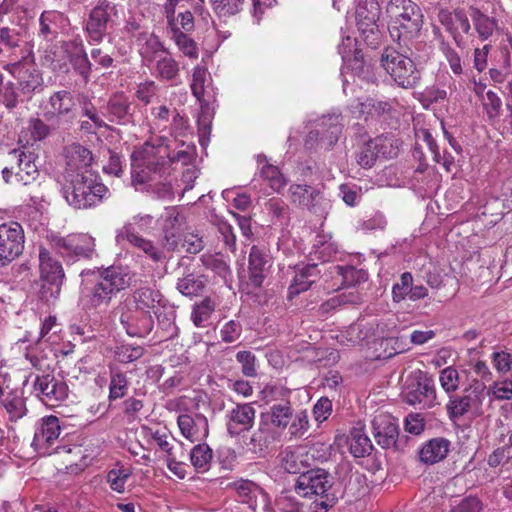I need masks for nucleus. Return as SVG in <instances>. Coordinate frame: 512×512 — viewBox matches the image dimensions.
<instances>
[{"label": "nucleus", "instance_id": "nucleus-12", "mask_svg": "<svg viewBox=\"0 0 512 512\" xmlns=\"http://www.w3.org/2000/svg\"><path fill=\"white\" fill-rule=\"evenodd\" d=\"M112 12L116 13L115 6L108 0H98V4L91 9L85 25L89 42L100 43L109 33L113 27Z\"/></svg>", "mask_w": 512, "mask_h": 512}, {"label": "nucleus", "instance_id": "nucleus-8", "mask_svg": "<svg viewBox=\"0 0 512 512\" xmlns=\"http://www.w3.org/2000/svg\"><path fill=\"white\" fill-rule=\"evenodd\" d=\"M140 54L146 61L155 63L157 77L170 81L178 75V62L171 57L157 37L150 36L140 49Z\"/></svg>", "mask_w": 512, "mask_h": 512}, {"label": "nucleus", "instance_id": "nucleus-34", "mask_svg": "<svg viewBox=\"0 0 512 512\" xmlns=\"http://www.w3.org/2000/svg\"><path fill=\"white\" fill-rule=\"evenodd\" d=\"M350 453L356 458L366 457L371 454L373 445L363 429L354 428L348 438Z\"/></svg>", "mask_w": 512, "mask_h": 512}, {"label": "nucleus", "instance_id": "nucleus-2", "mask_svg": "<svg viewBox=\"0 0 512 512\" xmlns=\"http://www.w3.org/2000/svg\"><path fill=\"white\" fill-rule=\"evenodd\" d=\"M130 278L121 268L110 266L98 269L87 293L83 297L86 310L106 312L117 295L130 285Z\"/></svg>", "mask_w": 512, "mask_h": 512}, {"label": "nucleus", "instance_id": "nucleus-31", "mask_svg": "<svg viewBox=\"0 0 512 512\" xmlns=\"http://www.w3.org/2000/svg\"><path fill=\"white\" fill-rule=\"evenodd\" d=\"M462 395L475 415L483 414V403L489 395L484 382L478 379H472L467 387L464 388Z\"/></svg>", "mask_w": 512, "mask_h": 512}, {"label": "nucleus", "instance_id": "nucleus-55", "mask_svg": "<svg viewBox=\"0 0 512 512\" xmlns=\"http://www.w3.org/2000/svg\"><path fill=\"white\" fill-rule=\"evenodd\" d=\"M338 274L342 276L343 283L353 286L365 282L368 278L364 270L356 269L353 266H337Z\"/></svg>", "mask_w": 512, "mask_h": 512}, {"label": "nucleus", "instance_id": "nucleus-35", "mask_svg": "<svg viewBox=\"0 0 512 512\" xmlns=\"http://www.w3.org/2000/svg\"><path fill=\"white\" fill-rule=\"evenodd\" d=\"M264 208L271 217L273 224H288L290 220V208L285 201L274 197L265 202Z\"/></svg>", "mask_w": 512, "mask_h": 512}, {"label": "nucleus", "instance_id": "nucleus-22", "mask_svg": "<svg viewBox=\"0 0 512 512\" xmlns=\"http://www.w3.org/2000/svg\"><path fill=\"white\" fill-rule=\"evenodd\" d=\"M116 240L118 243L126 240L133 247L143 251L154 262H160L165 259L163 251L157 248L152 241L137 234L132 223L125 224L117 232Z\"/></svg>", "mask_w": 512, "mask_h": 512}, {"label": "nucleus", "instance_id": "nucleus-15", "mask_svg": "<svg viewBox=\"0 0 512 512\" xmlns=\"http://www.w3.org/2000/svg\"><path fill=\"white\" fill-rule=\"evenodd\" d=\"M120 323L130 337L144 338L154 328L151 312L131 308L128 302L122 308Z\"/></svg>", "mask_w": 512, "mask_h": 512}, {"label": "nucleus", "instance_id": "nucleus-30", "mask_svg": "<svg viewBox=\"0 0 512 512\" xmlns=\"http://www.w3.org/2000/svg\"><path fill=\"white\" fill-rule=\"evenodd\" d=\"M450 442L444 438H434L427 441L419 451L420 461L434 464L443 460L449 451Z\"/></svg>", "mask_w": 512, "mask_h": 512}, {"label": "nucleus", "instance_id": "nucleus-38", "mask_svg": "<svg viewBox=\"0 0 512 512\" xmlns=\"http://www.w3.org/2000/svg\"><path fill=\"white\" fill-rule=\"evenodd\" d=\"M39 176L38 168L34 162V156L32 153H25L22 156V162L20 169L16 171V181L23 183L24 185L29 184Z\"/></svg>", "mask_w": 512, "mask_h": 512}, {"label": "nucleus", "instance_id": "nucleus-50", "mask_svg": "<svg viewBox=\"0 0 512 512\" xmlns=\"http://www.w3.org/2000/svg\"><path fill=\"white\" fill-rule=\"evenodd\" d=\"M201 261L203 265L219 275L224 281L231 276V270L228 264L217 255H202Z\"/></svg>", "mask_w": 512, "mask_h": 512}, {"label": "nucleus", "instance_id": "nucleus-11", "mask_svg": "<svg viewBox=\"0 0 512 512\" xmlns=\"http://www.w3.org/2000/svg\"><path fill=\"white\" fill-rule=\"evenodd\" d=\"M24 230L18 222H8L0 225V266L18 258L24 249Z\"/></svg>", "mask_w": 512, "mask_h": 512}, {"label": "nucleus", "instance_id": "nucleus-52", "mask_svg": "<svg viewBox=\"0 0 512 512\" xmlns=\"http://www.w3.org/2000/svg\"><path fill=\"white\" fill-rule=\"evenodd\" d=\"M438 19L439 22L445 27L446 31L450 33L456 45L461 47L463 44V37L456 25L454 11L450 12L448 10H441L438 14Z\"/></svg>", "mask_w": 512, "mask_h": 512}, {"label": "nucleus", "instance_id": "nucleus-26", "mask_svg": "<svg viewBox=\"0 0 512 512\" xmlns=\"http://www.w3.org/2000/svg\"><path fill=\"white\" fill-rule=\"evenodd\" d=\"M288 192L293 204L313 212L322 200L321 192L309 185L292 184Z\"/></svg>", "mask_w": 512, "mask_h": 512}, {"label": "nucleus", "instance_id": "nucleus-59", "mask_svg": "<svg viewBox=\"0 0 512 512\" xmlns=\"http://www.w3.org/2000/svg\"><path fill=\"white\" fill-rule=\"evenodd\" d=\"M131 476V472L127 468L112 469L108 472L107 482L112 490L122 493L125 490V483Z\"/></svg>", "mask_w": 512, "mask_h": 512}, {"label": "nucleus", "instance_id": "nucleus-18", "mask_svg": "<svg viewBox=\"0 0 512 512\" xmlns=\"http://www.w3.org/2000/svg\"><path fill=\"white\" fill-rule=\"evenodd\" d=\"M406 402L411 405H422L423 407H430L436 400V391L434 382L426 375L416 377L407 385L405 392Z\"/></svg>", "mask_w": 512, "mask_h": 512}, {"label": "nucleus", "instance_id": "nucleus-17", "mask_svg": "<svg viewBox=\"0 0 512 512\" xmlns=\"http://www.w3.org/2000/svg\"><path fill=\"white\" fill-rule=\"evenodd\" d=\"M5 68L18 80L19 88L24 95L30 96L42 86V76L34 64L16 62Z\"/></svg>", "mask_w": 512, "mask_h": 512}, {"label": "nucleus", "instance_id": "nucleus-47", "mask_svg": "<svg viewBox=\"0 0 512 512\" xmlns=\"http://www.w3.org/2000/svg\"><path fill=\"white\" fill-rule=\"evenodd\" d=\"M156 151H160L158 155H162L165 157V160L168 162V166L170 167V163H181L183 165H189L193 162L195 158V146L187 145L185 149L173 152L172 154L168 153L166 149L162 151V147L160 146Z\"/></svg>", "mask_w": 512, "mask_h": 512}, {"label": "nucleus", "instance_id": "nucleus-63", "mask_svg": "<svg viewBox=\"0 0 512 512\" xmlns=\"http://www.w3.org/2000/svg\"><path fill=\"white\" fill-rule=\"evenodd\" d=\"M207 70L204 67L196 66L193 70L191 90L199 102H203Z\"/></svg>", "mask_w": 512, "mask_h": 512}, {"label": "nucleus", "instance_id": "nucleus-43", "mask_svg": "<svg viewBox=\"0 0 512 512\" xmlns=\"http://www.w3.org/2000/svg\"><path fill=\"white\" fill-rule=\"evenodd\" d=\"M172 32V38L183 54L189 58L196 59L198 57V48L195 41L178 27H172Z\"/></svg>", "mask_w": 512, "mask_h": 512}, {"label": "nucleus", "instance_id": "nucleus-1", "mask_svg": "<svg viewBox=\"0 0 512 512\" xmlns=\"http://www.w3.org/2000/svg\"><path fill=\"white\" fill-rule=\"evenodd\" d=\"M156 147L146 143L133 153L135 170L132 173L134 185H144V190L157 199L174 198L173 177L165 157L158 155Z\"/></svg>", "mask_w": 512, "mask_h": 512}, {"label": "nucleus", "instance_id": "nucleus-20", "mask_svg": "<svg viewBox=\"0 0 512 512\" xmlns=\"http://www.w3.org/2000/svg\"><path fill=\"white\" fill-rule=\"evenodd\" d=\"M60 433L61 427L58 417L53 415L44 417L37 426L32 446L41 454H51L49 448L59 438Z\"/></svg>", "mask_w": 512, "mask_h": 512}, {"label": "nucleus", "instance_id": "nucleus-40", "mask_svg": "<svg viewBox=\"0 0 512 512\" xmlns=\"http://www.w3.org/2000/svg\"><path fill=\"white\" fill-rule=\"evenodd\" d=\"M213 454L212 449L205 443L193 447L190 452L192 465L199 471H207L210 466Z\"/></svg>", "mask_w": 512, "mask_h": 512}, {"label": "nucleus", "instance_id": "nucleus-9", "mask_svg": "<svg viewBox=\"0 0 512 512\" xmlns=\"http://www.w3.org/2000/svg\"><path fill=\"white\" fill-rule=\"evenodd\" d=\"M380 12L381 9L377 0H364L360 4H356L355 17L358 30L366 43L373 47L380 42L378 26Z\"/></svg>", "mask_w": 512, "mask_h": 512}, {"label": "nucleus", "instance_id": "nucleus-3", "mask_svg": "<svg viewBox=\"0 0 512 512\" xmlns=\"http://www.w3.org/2000/svg\"><path fill=\"white\" fill-rule=\"evenodd\" d=\"M67 203L75 209H89L100 204L108 192L97 173L69 174L62 187Z\"/></svg>", "mask_w": 512, "mask_h": 512}, {"label": "nucleus", "instance_id": "nucleus-10", "mask_svg": "<svg viewBox=\"0 0 512 512\" xmlns=\"http://www.w3.org/2000/svg\"><path fill=\"white\" fill-rule=\"evenodd\" d=\"M375 441L383 449L403 450L407 444V437L399 436V426L395 418L386 413H380L371 422Z\"/></svg>", "mask_w": 512, "mask_h": 512}, {"label": "nucleus", "instance_id": "nucleus-29", "mask_svg": "<svg viewBox=\"0 0 512 512\" xmlns=\"http://www.w3.org/2000/svg\"><path fill=\"white\" fill-rule=\"evenodd\" d=\"M270 264L268 256L256 246L249 254V281L254 287H260L268 274Z\"/></svg>", "mask_w": 512, "mask_h": 512}, {"label": "nucleus", "instance_id": "nucleus-41", "mask_svg": "<svg viewBox=\"0 0 512 512\" xmlns=\"http://www.w3.org/2000/svg\"><path fill=\"white\" fill-rule=\"evenodd\" d=\"M129 381L125 373L120 371L111 372L109 383L110 402L123 398L127 394Z\"/></svg>", "mask_w": 512, "mask_h": 512}, {"label": "nucleus", "instance_id": "nucleus-60", "mask_svg": "<svg viewBox=\"0 0 512 512\" xmlns=\"http://www.w3.org/2000/svg\"><path fill=\"white\" fill-rule=\"evenodd\" d=\"M158 320L159 328L164 332L166 338H172L177 335V327L175 325V313L170 311L168 313H161L157 309L154 311Z\"/></svg>", "mask_w": 512, "mask_h": 512}, {"label": "nucleus", "instance_id": "nucleus-57", "mask_svg": "<svg viewBox=\"0 0 512 512\" xmlns=\"http://www.w3.org/2000/svg\"><path fill=\"white\" fill-rule=\"evenodd\" d=\"M261 176L267 180L270 187L277 192L286 184L278 167L271 164L262 166Z\"/></svg>", "mask_w": 512, "mask_h": 512}, {"label": "nucleus", "instance_id": "nucleus-23", "mask_svg": "<svg viewBox=\"0 0 512 512\" xmlns=\"http://www.w3.org/2000/svg\"><path fill=\"white\" fill-rule=\"evenodd\" d=\"M181 434L192 442L201 441L208 436L209 424L202 414H181L177 420Z\"/></svg>", "mask_w": 512, "mask_h": 512}, {"label": "nucleus", "instance_id": "nucleus-6", "mask_svg": "<svg viewBox=\"0 0 512 512\" xmlns=\"http://www.w3.org/2000/svg\"><path fill=\"white\" fill-rule=\"evenodd\" d=\"M381 65L395 83L402 88H414L421 79V72L414 62L393 48L384 50L381 55Z\"/></svg>", "mask_w": 512, "mask_h": 512}, {"label": "nucleus", "instance_id": "nucleus-49", "mask_svg": "<svg viewBox=\"0 0 512 512\" xmlns=\"http://www.w3.org/2000/svg\"><path fill=\"white\" fill-rule=\"evenodd\" d=\"M57 15L54 12H43L39 20V36L47 41L55 39L58 35V26L55 22Z\"/></svg>", "mask_w": 512, "mask_h": 512}, {"label": "nucleus", "instance_id": "nucleus-25", "mask_svg": "<svg viewBox=\"0 0 512 512\" xmlns=\"http://www.w3.org/2000/svg\"><path fill=\"white\" fill-rule=\"evenodd\" d=\"M207 282L205 275L187 266L183 276L178 278L176 288L184 296L196 297L204 292Z\"/></svg>", "mask_w": 512, "mask_h": 512}, {"label": "nucleus", "instance_id": "nucleus-27", "mask_svg": "<svg viewBox=\"0 0 512 512\" xmlns=\"http://www.w3.org/2000/svg\"><path fill=\"white\" fill-rule=\"evenodd\" d=\"M319 275L320 270L315 263L297 267L295 276L288 289V298L291 299L307 291L319 279Z\"/></svg>", "mask_w": 512, "mask_h": 512}, {"label": "nucleus", "instance_id": "nucleus-42", "mask_svg": "<svg viewBox=\"0 0 512 512\" xmlns=\"http://www.w3.org/2000/svg\"><path fill=\"white\" fill-rule=\"evenodd\" d=\"M131 103L122 94L113 95L106 106L107 113L117 120H123L130 115Z\"/></svg>", "mask_w": 512, "mask_h": 512}, {"label": "nucleus", "instance_id": "nucleus-48", "mask_svg": "<svg viewBox=\"0 0 512 512\" xmlns=\"http://www.w3.org/2000/svg\"><path fill=\"white\" fill-rule=\"evenodd\" d=\"M483 502L476 496L468 495L450 504L449 512H482Z\"/></svg>", "mask_w": 512, "mask_h": 512}, {"label": "nucleus", "instance_id": "nucleus-56", "mask_svg": "<svg viewBox=\"0 0 512 512\" xmlns=\"http://www.w3.org/2000/svg\"><path fill=\"white\" fill-rule=\"evenodd\" d=\"M413 282V276L410 272H404L400 276V281L392 287V299L395 303H399L409 297L410 287Z\"/></svg>", "mask_w": 512, "mask_h": 512}, {"label": "nucleus", "instance_id": "nucleus-16", "mask_svg": "<svg viewBox=\"0 0 512 512\" xmlns=\"http://www.w3.org/2000/svg\"><path fill=\"white\" fill-rule=\"evenodd\" d=\"M225 417L227 433L235 437L253 427L256 410L250 403L235 404L227 410Z\"/></svg>", "mask_w": 512, "mask_h": 512}, {"label": "nucleus", "instance_id": "nucleus-32", "mask_svg": "<svg viewBox=\"0 0 512 512\" xmlns=\"http://www.w3.org/2000/svg\"><path fill=\"white\" fill-rule=\"evenodd\" d=\"M41 281L63 282L64 271L60 262L54 259L50 253L42 249L39 254Z\"/></svg>", "mask_w": 512, "mask_h": 512}, {"label": "nucleus", "instance_id": "nucleus-64", "mask_svg": "<svg viewBox=\"0 0 512 512\" xmlns=\"http://www.w3.org/2000/svg\"><path fill=\"white\" fill-rule=\"evenodd\" d=\"M242 333V325L240 322L230 320L226 322L220 330L221 339L226 343L237 341Z\"/></svg>", "mask_w": 512, "mask_h": 512}, {"label": "nucleus", "instance_id": "nucleus-14", "mask_svg": "<svg viewBox=\"0 0 512 512\" xmlns=\"http://www.w3.org/2000/svg\"><path fill=\"white\" fill-rule=\"evenodd\" d=\"M341 114H328L322 116L317 123V129L307 135L306 145L319 142L327 148L335 145L342 133L343 123Z\"/></svg>", "mask_w": 512, "mask_h": 512}, {"label": "nucleus", "instance_id": "nucleus-37", "mask_svg": "<svg viewBox=\"0 0 512 512\" xmlns=\"http://www.w3.org/2000/svg\"><path fill=\"white\" fill-rule=\"evenodd\" d=\"M269 442V429L265 423H260L259 427L244 440L247 450L254 454L262 453Z\"/></svg>", "mask_w": 512, "mask_h": 512}, {"label": "nucleus", "instance_id": "nucleus-54", "mask_svg": "<svg viewBox=\"0 0 512 512\" xmlns=\"http://www.w3.org/2000/svg\"><path fill=\"white\" fill-rule=\"evenodd\" d=\"M3 406L9 415L10 421H17L27 413L25 400L22 397H7Z\"/></svg>", "mask_w": 512, "mask_h": 512}, {"label": "nucleus", "instance_id": "nucleus-36", "mask_svg": "<svg viewBox=\"0 0 512 512\" xmlns=\"http://www.w3.org/2000/svg\"><path fill=\"white\" fill-rule=\"evenodd\" d=\"M354 109L361 115L370 117H380L388 114L392 110V103L389 101L367 98L363 102H358Z\"/></svg>", "mask_w": 512, "mask_h": 512}, {"label": "nucleus", "instance_id": "nucleus-4", "mask_svg": "<svg viewBox=\"0 0 512 512\" xmlns=\"http://www.w3.org/2000/svg\"><path fill=\"white\" fill-rule=\"evenodd\" d=\"M333 484L334 478L326 470L310 469L297 478L294 489L301 497H316L310 505V512H327L338 500Z\"/></svg>", "mask_w": 512, "mask_h": 512}, {"label": "nucleus", "instance_id": "nucleus-5", "mask_svg": "<svg viewBox=\"0 0 512 512\" xmlns=\"http://www.w3.org/2000/svg\"><path fill=\"white\" fill-rule=\"evenodd\" d=\"M386 14L392 23L390 30L394 37V30L398 32V39H412L420 34L424 23L421 8L412 0H389L386 5Z\"/></svg>", "mask_w": 512, "mask_h": 512}, {"label": "nucleus", "instance_id": "nucleus-33", "mask_svg": "<svg viewBox=\"0 0 512 512\" xmlns=\"http://www.w3.org/2000/svg\"><path fill=\"white\" fill-rule=\"evenodd\" d=\"M470 17L478 37L485 41L489 39L498 28L497 20L484 14L479 8H470Z\"/></svg>", "mask_w": 512, "mask_h": 512}, {"label": "nucleus", "instance_id": "nucleus-28", "mask_svg": "<svg viewBox=\"0 0 512 512\" xmlns=\"http://www.w3.org/2000/svg\"><path fill=\"white\" fill-rule=\"evenodd\" d=\"M131 299L132 303H129L131 308L145 312H154L157 310L155 309L157 306L162 305L163 295L159 290L143 286L133 291Z\"/></svg>", "mask_w": 512, "mask_h": 512}, {"label": "nucleus", "instance_id": "nucleus-19", "mask_svg": "<svg viewBox=\"0 0 512 512\" xmlns=\"http://www.w3.org/2000/svg\"><path fill=\"white\" fill-rule=\"evenodd\" d=\"M34 389L47 405L63 401L68 396V386L64 381L57 380L52 374L37 376Z\"/></svg>", "mask_w": 512, "mask_h": 512}, {"label": "nucleus", "instance_id": "nucleus-62", "mask_svg": "<svg viewBox=\"0 0 512 512\" xmlns=\"http://www.w3.org/2000/svg\"><path fill=\"white\" fill-rule=\"evenodd\" d=\"M439 381L446 393H452L459 387V374L453 367H446L440 373Z\"/></svg>", "mask_w": 512, "mask_h": 512}, {"label": "nucleus", "instance_id": "nucleus-51", "mask_svg": "<svg viewBox=\"0 0 512 512\" xmlns=\"http://www.w3.org/2000/svg\"><path fill=\"white\" fill-rule=\"evenodd\" d=\"M372 144L376 147L378 158H394L398 154V146L394 144L392 137L381 135L372 139Z\"/></svg>", "mask_w": 512, "mask_h": 512}, {"label": "nucleus", "instance_id": "nucleus-45", "mask_svg": "<svg viewBox=\"0 0 512 512\" xmlns=\"http://www.w3.org/2000/svg\"><path fill=\"white\" fill-rule=\"evenodd\" d=\"M214 309L215 305L210 298H205L200 303L195 304L191 314L195 326L205 327Z\"/></svg>", "mask_w": 512, "mask_h": 512}, {"label": "nucleus", "instance_id": "nucleus-7", "mask_svg": "<svg viewBox=\"0 0 512 512\" xmlns=\"http://www.w3.org/2000/svg\"><path fill=\"white\" fill-rule=\"evenodd\" d=\"M43 116L53 127L68 130L77 117L73 95L67 90L54 92L48 100Z\"/></svg>", "mask_w": 512, "mask_h": 512}, {"label": "nucleus", "instance_id": "nucleus-21", "mask_svg": "<svg viewBox=\"0 0 512 512\" xmlns=\"http://www.w3.org/2000/svg\"><path fill=\"white\" fill-rule=\"evenodd\" d=\"M64 156L66 160L64 181L69 174H84L85 171H92L90 168L93 162L92 153L81 144L72 143L65 147Z\"/></svg>", "mask_w": 512, "mask_h": 512}, {"label": "nucleus", "instance_id": "nucleus-53", "mask_svg": "<svg viewBox=\"0 0 512 512\" xmlns=\"http://www.w3.org/2000/svg\"><path fill=\"white\" fill-rule=\"evenodd\" d=\"M446 410L451 420L461 418L464 414L471 412L472 408L468 402L464 400V396H450L448 403L446 404Z\"/></svg>", "mask_w": 512, "mask_h": 512}, {"label": "nucleus", "instance_id": "nucleus-39", "mask_svg": "<svg viewBox=\"0 0 512 512\" xmlns=\"http://www.w3.org/2000/svg\"><path fill=\"white\" fill-rule=\"evenodd\" d=\"M376 147L372 144V139H361L358 151L356 152V162L364 169L374 166L378 159Z\"/></svg>", "mask_w": 512, "mask_h": 512}, {"label": "nucleus", "instance_id": "nucleus-13", "mask_svg": "<svg viewBox=\"0 0 512 512\" xmlns=\"http://www.w3.org/2000/svg\"><path fill=\"white\" fill-rule=\"evenodd\" d=\"M57 252L68 260L91 259L95 254V239L88 234H74L54 241Z\"/></svg>", "mask_w": 512, "mask_h": 512}, {"label": "nucleus", "instance_id": "nucleus-61", "mask_svg": "<svg viewBox=\"0 0 512 512\" xmlns=\"http://www.w3.org/2000/svg\"><path fill=\"white\" fill-rule=\"evenodd\" d=\"M214 10L220 16L235 15L242 9L244 0H210Z\"/></svg>", "mask_w": 512, "mask_h": 512}, {"label": "nucleus", "instance_id": "nucleus-46", "mask_svg": "<svg viewBox=\"0 0 512 512\" xmlns=\"http://www.w3.org/2000/svg\"><path fill=\"white\" fill-rule=\"evenodd\" d=\"M293 416L291 406L286 404H274L270 408V419L272 424L278 428H286Z\"/></svg>", "mask_w": 512, "mask_h": 512}, {"label": "nucleus", "instance_id": "nucleus-58", "mask_svg": "<svg viewBox=\"0 0 512 512\" xmlns=\"http://www.w3.org/2000/svg\"><path fill=\"white\" fill-rule=\"evenodd\" d=\"M70 62L73 68L85 79L89 78L91 72V63L83 48L74 52L70 56Z\"/></svg>", "mask_w": 512, "mask_h": 512}, {"label": "nucleus", "instance_id": "nucleus-44", "mask_svg": "<svg viewBox=\"0 0 512 512\" xmlns=\"http://www.w3.org/2000/svg\"><path fill=\"white\" fill-rule=\"evenodd\" d=\"M60 129L61 128L53 127L52 124L47 122L45 118H31L28 122V130L30 132L31 138L34 141H42L46 139L52 131H57Z\"/></svg>", "mask_w": 512, "mask_h": 512}, {"label": "nucleus", "instance_id": "nucleus-24", "mask_svg": "<svg viewBox=\"0 0 512 512\" xmlns=\"http://www.w3.org/2000/svg\"><path fill=\"white\" fill-rule=\"evenodd\" d=\"M313 456L304 447L287 448L280 454L281 467L290 474L306 473Z\"/></svg>", "mask_w": 512, "mask_h": 512}]
</instances>
